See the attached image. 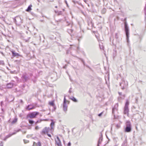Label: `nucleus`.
Wrapping results in <instances>:
<instances>
[{
	"label": "nucleus",
	"instance_id": "f257e3e1",
	"mask_svg": "<svg viewBox=\"0 0 146 146\" xmlns=\"http://www.w3.org/2000/svg\"><path fill=\"white\" fill-rule=\"evenodd\" d=\"M126 18L124 19L125 22H124V28L125 31V32L126 35V40L128 43L129 42V29L128 26V25L126 21Z\"/></svg>",
	"mask_w": 146,
	"mask_h": 146
},
{
	"label": "nucleus",
	"instance_id": "f03ea898",
	"mask_svg": "<svg viewBox=\"0 0 146 146\" xmlns=\"http://www.w3.org/2000/svg\"><path fill=\"white\" fill-rule=\"evenodd\" d=\"M14 22L17 25L19 26L22 23L23 20L19 16H17L14 19Z\"/></svg>",
	"mask_w": 146,
	"mask_h": 146
},
{
	"label": "nucleus",
	"instance_id": "7ed1b4c3",
	"mask_svg": "<svg viewBox=\"0 0 146 146\" xmlns=\"http://www.w3.org/2000/svg\"><path fill=\"white\" fill-rule=\"evenodd\" d=\"M129 104V102L128 101L126 102L124 108L123 112L124 114L127 115L128 116L129 115V109L128 106Z\"/></svg>",
	"mask_w": 146,
	"mask_h": 146
},
{
	"label": "nucleus",
	"instance_id": "20e7f679",
	"mask_svg": "<svg viewBox=\"0 0 146 146\" xmlns=\"http://www.w3.org/2000/svg\"><path fill=\"white\" fill-rule=\"evenodd\" d=\"M126 127L125 129V131L127 132H130L131 131V125L130 122L127 121L126 123Z\"/></svg>",
	"mask_w": 146,
	"mask_h": 146
},
{
	"label": "nucleus",
	"instance_id": "39448f33",
	"mask_svg": "<svg viewBox=\"0 0 146 146\" xmlns=\"http://www.w3.org/2000/svg\"><path fill=\"white\" fill-rule=\"evenodd\" d=\"M39 114L38 112H34L30 113L27 115V118H35L36 116Z\"/></svg>",
	"mask_w": 146,
	"mask_h": 146
},
{
	"label": "nucleus",
	"instance_id": "423d86ee",
	"mask_svg": "<svg viewBox=\"0 0 146 146\" xmlns=\"http://www.w3.org/2000/svg\"><path fill=\"white\" fill-rule=\"evenodd\" d=\"M128 85V83L127 81L125 82L124 80L122 79V82L120 84V86L121 87L122 89L125 88Z\"/></svg>",
	"mask_w": 146,
	"mask_h": 146
},
{
	"label": "nucleus",
	"instance_id": "0eeeda50",
	"mask_svg": "<svg viewBox=\"0 0 146 146\" xmlns=\"http://www.w3.org/2000/svg\"><path fill=\"white\" fill-rule=\"evenodd\" d=\"M69 103V101H64L63 108L64 111L66 113L67 110V104H68Z\"/></svg>",
	"mask_w": 146,
	"mask_h": 146
},
{
	"label": "nucleus",
	"instance_id": "6e6552de",
	"mask_svg": "<svg viewBox=\"0 0 146 146\" xmlns=\"http://www.w3.org/2000/svg\"><path fill=\"white\" fill-rule=\"evenodd\" d=\"M50 130L49 127H46L43 129L41 133L42 135H44L48 133Z\"/></svg>",
	"mask_w": 146,
	"mask_h": 146
},
{
	"label": "nucleus",
	"instance_id": "1a4fd4ad",
	"mask_svg": "<svg viewBox=\"0 0 146 146\" xmlns=\"http://www.w3.org/2000/svg\"><path fill=\"white\" fill-rule=\"evenodd\" d=\"M21 131V129H18V130H17L16 131V132H13V133H10L7 136H6L5 137H6V138L7 139L8 138H9V137H11L13 135H14V134H15L17 132H18L19 131Z\"/></svg>",
	"mask_w": 146,
	"mask_h": 146
},
{
	"label": "nucleus",
	"instance_id": "9d476101",
	"mask_svg": "<svg viewBox=\"0 0 146 146\" xmlns=\"http://www.w3.org/2000/svg\"><path fill=\"white\" fill-rule=\"evenodd\" d=\"M88 25L90 27H92L93 26V24L92 22V21L91 19H89L88 20Z\"/></svg>",
	"mask_w": 146,
	"mask_h": 146
},
{
	"label": "nucleus",
	"instance_id": "9b49d317",
	"mask_svg": "<svg viewBox=\"0 0 146 146\" xmlns=\"http://www.w3.org/2000/svg\"><path fill=\"white\" fill-rule=\"evenodd\" d=\"M35 108V106L33 104L28 105L27 107V109L29 110H32Z\"/></svg>",
	"mask_w": 146,
	"mask_h": 146
},
{
	"label": "nucleus",
	"instance_id": "f8f14e48",
	"mask_svg": "<svg viewBox=\"0 0 146 146\" xmlns=\"http://www.w3.org/2000/svg\"><path fill=\"white\" fill-rule=\"evenodd\" d=\"M56 143L58 146H61V143L59 138L58 136L57 137V140H56Z\"/></svg>",
	"mask_w": 146,
	"mask_h": 146
},
{
	"label": "nucleus",
	"instance_id": "ddd939ff",
	"mask_svg": "<svg viewBox=\"0 0 146 146\" xmlns=\"http://www.w3.org/2000/svg\"><path fill=\"white\" fill-rule=\"evenodd\" d=\"M118 107V104H116L114 106V107L112 108V113L114 114L115 111L117 110Z\"/></svg>",
	"mask_w": 146,
	"mask_h": 146
},
{
	"label": "nucleus",
	"instance_id": "4468645a",
	"mask_svg": "<svg viewBox=\"0 0 146 146\" xmlns=\"http://www.w3.org/2000/svg\"><path fill=\"white\" fill-rule=\"evenodd\" d=\"M102 134L101 133L98 142V143L97 145L98 146H99V145L101 144V142L102 141Z\"/></svg>",
	"mask_w": 146,
	"mask_h": 146
},
{
	"label": "nucleus",
	"instance_id": "2eb2a0df",
	"mask_svg": "<svg viewBox=\"0 0 146 146\" xmlns=\"http://www.w3.org/2000/svg\"><path fill=\"white\" fill-rule=\"evenodd\" d=\"M13 86V84L12 83H8L7 85L6 86L7 88H12Z\"/></svg>",
	"mask_w": 146,
	"mask_h": 146
},
{
	"label": "nucleus",
	"instance_id": "dca6fc26",
	"mask_svg": "<svg viewBox=\"0 0 146 146\" xmlns=\"http://www.w3.org/2000/svg\"><path fill=\"white\" fill-rule=\"evenodd\" d=\"M22 78L23 79H24L25 81L29 79V77L27 76L25 74H24L22 75Z\"/></svg>",
	"mask_w": 146,
	"mask_h": 146
},
{
	"label": "nucleus",
	"instance_id": "f3484780",
	"mask_svg": "<svg viewBox=\"0 0 146 146\" xmlns=\"http://www.w3.org/2000/svg\"><path fill=\"white\" fill-rule=\"evenodd\" d=\"M11 52L13 56H19L18 53H16L14 51H11Z\"/></svg>",
	"mask_w": 146,
	"mask_h": 146
},
{
	"label": "nucleus",
	"instance_id": "a211bd4d",
	"mask_svg": "<svg viewBox=\"0 0 146 146\" xmlns=\"http://www.w3.org/2000/svg\"><path fill=\"white\" fill-rule=\"evenodd\" d=\"M52 122L51 123L50 126L51 127L50 130L51 131L52 129H53V127H54V122L52 120H51Z\"/></svg>",
	"mask_w": 146,
	"mask_h": 146
},
{
	"label": "nucleus",
	"instance_id": "6ab92c4d",
	"mask_svg": "<svg viewBox=\"0 0 146 146\" xmlns=\"http://www.w3.org/2000/svg\"><path fill=\"white\" fill-rule=\"evenodd\" d=\"M48 104L50 105L53 107L54 109H55V107L54 106V101H52L51 102H49Z\"/></svg>",
	"mask_w": 146,
	"mask_h": 146
},
{
	"label": "nucleus",
	"instance_id": "aec40b11",
	"mask_svg": "<svg viewBox=\"0 0 146 146\" xmlns=\"http://www.w3.org/2000/svg\"><path fill=\"white\" fill-rule=\"evenodd\" d=\"M32 7V5H30L29 6L27 9L26 10V11L27 12H29L32 9L31 8Z\"/></svg>",
	"mask_w": 146,
	"mask_h": 146
},
{
	"label": "nucleus",
	"instance_id": "412c9836",
	"mask_svg": "<svg viewBox=\"0 0 146 146\" xmlns=\"http://www.w3.org/2000/svg\"><path fill=\"white\" fill-rule=\"evenodd\" d=\"M68 33L71 36H72V32L73 30L71 29H68L67 30Z\"/></svg>",
	"mask_w": 146,
	"mask_h": 146
},
{
	"label": "nucleus",
	"instance_id": "4be33fe9",
	"mask_svg": "<svg viewBox=\"0 0 146 146\" xmlns=\"http://www.w3.org/2000/svg\"><path fill=\"white\" fill-rule=\"evenodd\" d=\"M18 96H20L23 94V92L21 91H17L16 92Z\"/></svg>",
	"mask_w": 146,
	"mask_h": 146
},
{
	"label": "nucleus",
	"instance_id": "5701e85b",
	"mask_svg": "<svg viewBox=\"0 0 146 146\" xmlns=\"http://www.w3.org/2000/svg\"><path fill=\"white\" fill-rule=\"evenodd\" d=\"M118 93H119V95L121 96L120 97L121 98V99H122V100L123 99V98L125 96L124 95H123V96L122 95L121 92H119Z\"/></svg>",
	"mask_w": 146,
	"mask_h": 146
},
{
	"label": "nucleus",
	"instance_id": "b1692460",
	"mask_svg": "<svg viewBox=\"0 0 146 146\" xmlns=\"http://www.w3.org/2000/svg\"><path fill=\"white\" fill-rule=\"evenodd\" d=\"M106 9L105 8H104L102 10L101 12L102 14H104L106 12Z\"/></svg>",
	"mask_w": 146,
	"mask_h": 146
},
{
	"label": "nucleus",
	"instance_id": "393cba45",
	"mask_svg": "<svg viewBox=\"0 0 146 146\" xmlns=\"http://www.w3.org/2000/svg\"><path fill=\"white\" fill-rule=\"evenodd\" d=\"M17 121V119L16 118H15L13 121L12 122V124L14 123H16Z\"/></svg>",
	"mask_w": 146,
	"mask_h": 146
},
{
	"label": "nucleus",
	"instance_id": "a878e982",
	"mask_svg": "<svg viewBox=\"0 0 146 146\" xmlns=\"http://www.w3.org/2000/svg\"><path fill=\"white\" fill-rule=\"evenodd\" d=\"M9 99L11 100H13L14 99V97H13V96L12 95L10 96L9 97Z\"/></svg>",
	"mask_w": 146,
	"mask_h": 146
},
{
	"label": "nucleus",
	"instance_id": "bb28decb",
	"mask_svg": "<svg viewBox=\"0 0 146 146\" xmlns=\"http://www.w3.org/2000/svg\"><path fill=\"white\" fill-rule=\"evenodd\" d=\"M70 100H73V101H74V100H76V98H74V97L73 96H72V97H71L70 98Z\"/></svg>",
	"mask_w": 146,
	"mask_h": 146
},
{
	"label": "nucleus",
	"instance_id": "cd10ccee",
	"mask_svg": "<svg viewBox=\"0 0 146 146\" xmlns=\"http://www.w3.org/2000/svg\"><path fill=\"white\" fill-rule=\"evenodd\" d=\"M29 122L30 124H32L34 123V121L33 120H29Z\"/></svg>",
	"mask_w": 146,
	"mask_h": 146
},
{
	"label": "nucleus",
	"instance_id": "c85d7f7f",
	"mask_svg": "<svg viewBox=\"0 0 146 146\" xmlns=\"http://www.w3.org/2000/svg\"><path fill=\"white\" fill-rule=\"evenodd\" d=\"M103 113H104V111H102V112L101 113H100L98 115V116L99 117H100L102 115V114H103Z\"/></svg>",
	"mask_w": 146,
	"mask_h": 146
},
{
	"label": "nucleus",
	"instance_id": "c756f323",
	"mask_svg": "<svg viewBox=\"0 0 146 146\" xmlns=\"http://www.w3.org/2000/svg\"><path fill=\"white\" fill-rule=\"evenodd\" d=\"M79 59H80L81 61L83 62L84 65H85V62L82 59L80 58H78Z\"/></svg>",
	"mask_w": 146,
	"mask_h": 146
},
{
	"label": "nucleus",
	"instance_id": "7c9ffc66",
	"mask_svg": "<svg viewBox=\"0 0 146 146\" xmlns=\"http://www.w3.org/2000/svg\"><path fill=\"white\" fill-rule=\"evenodd\" d=\"M99 46L100 48L101 49H103L104 47L103 45H101L100 44H99Z\"/></svg>",
	"mask_w": 146,
	"mask_h": 146
},
{
	"label": "nucleus",
	"instance_id": "2f4dec72",
	"mask_svg": "<svg viewBox=\"0 0 146 146\" xmlns=\"http://www.w3.org/2000/svg\"><path fill=\"white\" fill-rule=\"evenodd\" d=\"M72 47H70V48H72L74 49H76V47L75 45H73Z\"/></svg>",
	"mask_w": 146,
	"mask_h": 146
},
{
	"label": "nucleus",
	"instance_id": "473e14b6",
	"mask_svg": "<svg viewBox=\"0 0 146 146\" xmlns=\"http://www.w3.org/2000/svg\"><path fill=\"white\" fill-rule=\"evenodd\" d=\"M23 141L25 143H27L29 142V141L28 140L25 139H24Z\"/></svg>",
	"mask_w": 146,
	"mask_h": 146
},
{
	"label": "nucleus",
	"instance_id": "72a5a7b5",
	"mask_svg": "<svg viewBox=\"0 0 146 146\" xmlns=\"http://www.w3.org/2000/svg\"><path fill=\"white\" fill-rule=\"evenodd\" d=\"M116 127H117V128L118 129L120 127V125H119V124H117L116 125Z\"/></svg>",
	"mask_w": 146,
	"mask_h": 146
},
{
	"label": "nucleus",
	"instance_id": "f704fd0d",
	"mask_svg": "<svg viewBox=\"0 0 146 146\" xmlns=\"http://www.w3.org/2000/svg\"><path fill=\"white\" fill-rule=\"evenodd\" d=\"M38 146H41V144L40 143V142H38Z\"/></svg>",
	"mask_w": 146,
	"mask_h": 146
},
{
	"label": "nucleus",
	"instance_id": "c9c22d12",
	"mask_svg": "<svg viewBox=\"0 0 146 146\" xmlns=\"http://www.w3.org/2000/svg\"><path fill=\"white\" fill-rule=\"evenodd\" d=\"M114 52H115V53H113V56L114 57L116 55V51H114Z\"/></svg>",
	"mask_w": 146,
	"mask_h": 146
},
{
	"label": "nucleus",
	"instance_id": "e433bc0d",
	"mask_svg": "<svg viewBox=\"0 0 146 146\" xmlns=\"http://www.w3.org/2000/svg\"><path fill=\"white\" fill-rule=\"evenodd\" d=\"M115 37L116 38H118V34L117 33L115 34Z\"/></svg>",
	"mask_w": 146,
	"mask_h": 146
},
{
	"label": "nucleus",
	"instance_id": "4c0bfd02",
	"mask_svg": "<svg viewBox=\"0 0 146 146\" xmlns=\"http://www.w3.org/2000/svg\"><path fill=\"white\" fill-rule=\"evenodd\" d=\"M39 129V128L38 127V126H36L35 127V129L36 130H37L38 129Z\"/></svg>",
	"mask_w": 146,
	"mask_h": 146
},
{
	"label": "nucleus",
	"instance_id": "58836bf2",
	"mask_svg": "<svg viewBox=\"0 0 146 146\" xmlns=\"http://www.w3.org/2000/svg\"><path fill=\"white\" fill-rule=\"evenodd\" d=\"M68 146H71V143L70 142H69L68 144Z\"/></svg>",
	"mask_w": 146,
	"mask_h": 146
},
{
	"label": "nucleus",
	"instance_id": "ea45409f",
	"mask_svg": "<svg viewBox=\"0 0 146 146\" xmlns=\"http://www.w3.org/2000/svg\"><path fill=\"white\" fill-rule=\"evenodd\" d=\"M47 135H48L49 137H51V135H50V134H48V133H47Z\"/></svg>",
	"mask_w": 146,
	"mask_h": 146
},
{
	"label": "nucleus",
	"instance_id": "a19ab883",
	"mask_svg": "<svg viewBox=\"0 0 146 146\" xmlns=\"http://www.w3.org/2000/svg\"><path fill=\"white\" fill-rule=\"evenodd\" d=\"M62 11H60V12H59V13H58V15H60V14H62Z\"/></svg>",
	"mask_w": 146,
	"mask_h": 146
},
{
	"label": "nucleus",
	"instance_id": "79ce46f5",
	"mask_svg": "<svg viewBox=\"0 0 146 146\" xmlns=\"http://www.w3.org/2000/svg\"><path fill=\"white\" fill-rule=\"evenodd\" d=\"M30 38V37H29V38H28V40H26V42H28L29 41V39Z\"/></svg>",
	"mask_w": 146,
	"mask_h": 146
},
{
	"label": "nucleus",
	"instance_id": "37998d69",
	"mask_svg": "<svg viewBox=\"0 0 146 146\" xmlns=\"http://www.w3.org/2000/svg\"><path fill=\"white\" fill-rule=\"evenodd\" d=\"M71 88H70V90H69V92L70 93H71Z\"/></svg>",
	"mask_w": 146,
	"mask_h": 146
},
{
	"label": "nucleus",
	"instance_id": "c03bdc74",
	"mask_svg": "<svg viewBox=\"0 0 146 146\" xmlns=\"http://www.w3.org/2000/svg\"><path fill=\"white\" fill-rule=\"evenodd\" d=\"M3 103V102H2H2H1V106H2V105Z\"/></svg>",
	"mask_w": 146,
	"mask_h": 146
},
{
	"label": "nucleus",
	"instance_id": "a18cd8bd",
	"mask_svg": "<svg viewBox=\"0 0 146 146\" xmlns=\"http://www.w3.org/2000/svg\"><path fill=\"white\" fill-rule=\"evenodd\" d=\"M39 122L38 121H37L36 123V124L37 123Z\"/></svg>",
	"mask_w": 146,
	"mask_h": 146
},
{
	"label": "nucleus",
	"instance_id": "49530a36",
	"mask_svg": "<svg viewBox=\"0 0 146 146\" xmlns=\"http://www.w3.org/2000/svg\"><path fill=\"white\" fill-rule=\"evenodd\" d=\"M69 53V51H68V50H67V52H66V53H67V54H68Z\"/></svg>",
	"mask_w": 146,
	"mask_h": 146
},
{
	"label": "nucleus",
	"instance_id": "de8ad7c7",
	"mask_svg": "<svg viewBox=\"0 0 146 146\" xmlns=\"http://www.w3.org/2000/svg\"><path fill=\"white\" fill-rule=\"evenodd\" d=\"M7 139V138H6V137H5V138H4V140H5V141Z\"/></svg>",
	"mask_w": 146,
	"mask_h": 146
},
{
	"label": "nucleus",
	"instance_id": "09e8293b",
	"mask_svg": "<svg viewBox=\"0 0 146 146\" xmlns=\"http://www.w3.org/2000/svg\"><path fill=\"white\" fill-rule=\"evenodd\" d=\"M35 142H34L33 144V146H35Z\"/></svg>",
	"mask_w": 146,
	"mask_h": 146
},
{
	"label": "nucleus",
	"instance_id": "8fccbe9b",
	"mask_svg": "<svg viewBox=\"0 0 146 146\" xmlns=\"http://www.w3.org/2000/svg\"><path fill=\"white\" fill-rule=\"evenodd\" d=\"M76 48H77V49L78 50H79V47H76Z\"/></svg>",
	"mask_w": 146,
	"mask_h": 146
},
{
	"label": "nucleus",
	"instance_id": "3c124183",
	"mask_svg": "<svg viewBox=\"0 0 146 146\" xmlns=\"http://www.w3.org/2000/svg\"><path fill=\"white\" fill-rule=\"evenodd\" d=\"M64 101L66 100V98H65V97H64Z\"/></svg>",
	"mask_w": 146,
	"mask_h": 146
},
{
	"label": "nucleus",
	"instance_id": "603ef678",
	"mask_svg": "<svg viewBox=\"0 0 146 146\" xmlns=\"http://www.w3.org/2000/svg\"><path fill=\"white\" fill-rule=\"evenodd\" d=\"M26 132L25 131H24V132H23V134H24V133H25Z\"/></svg>",
	"mask_w": 146,
	"mask_h": 146
},
{
	"label": "nucleus",
	"instance_id": "864d4df0",
	"mask_svg": "<svg viewBox=\"0 0 146 146\" xmlns=\"http://www.w3.org/2000/svg\"><path fill=\"white\" fill-rule=\"evenodd\" d=\"M63 68H64L65 69V68H66V66H63Z\"/></svg>",
	"mask_w": 146,
	"mask_h": 146
},
{
	"label": "nucleus",
	"instance_id": "5fc2aeb1",
	"mask_svg": "<svg viewBox=\"0 0 146 146\" xmlns=\"http://www.w3.org/2000/svg\"><path fill=\"white\" fill-rule=\"evenodd\" d=\"M55 13H57V12H57L56 11H55Z\"/></svg>",
	"mask_w": 146,
	"mask_h": 146
},
{
	"label": "nucleus",
	"instance_id": "6e6d98bb",
	"mask_svg": "<svg viewBox=\"0 0 146 146\" xmlns=\"http://www.w3.org/2000/svg\"><path fill=\"white\" fill-rule=\"evenodd\" d=\"M78 41H79H79H80V39H78Z\"/></svg>",
	"mask_w": 146,
	"mask_h": 146
},
{
	"label": "nucleus",
	"instance_id": "4d7b16f0",
	"mask_svg": "<svg viewBox=\"0 0 146 146\" xmlns=\"http://www.w3.org/2000/svg\"><path fill=\"white\" fill-rule=\"evenodd\" d=\"M55 7L56 8H57V6H56Z\"/></svg>",
	"mask_w": 146,
	"mask_h": 146
},
{
	"label": "nucleus",
	"instance_id": "13d9d810",
	"mask_svg": "<svg viewBox=\"0 0 146 146\" xmlns=\"http://www.w3.org/2000/svg\"><path fill=\"white\" fill-rule=\"evenodd\" d=\"M65 2H66V3H67V2H66V0H65Z\"/></svg>",
	"mask_w": 146,
	"mask_h": 146
},
{
	"label": "nucleus",
	"instance_id": "bf43d9fd",
	"mask_svg": "<svg viewBox=\"0 0 146 146\" xmlns=\"http://www.w3.org/2000/svg\"><path fill=\"white\" fill-rule=\"evenodd\" d=\"M70 23L69 24H68V25H70Z\"/></svg>",
	"mask_w": 146,
	"mask_h": 146
},
{
	"label": "nucleus",
	"instance_id": "052dcab7",
	"mask_svg": "<svg viewBox=\"0 0 146 146\" xmlns=\"http://www.w3.org/2000/svg\"><path fill=\"white\" fill-rule=\"evenodd\" d=\"M33 57H34V55H33Z\"/></svg>",
	"mask_w": 146,
	"mask_h": 146
},
{
	"label": "nucleus",
	"instance_id": "680f3d73",
	"mask_svg": "<svg viewBox=\"0 0 146 146\" xmlns=\"http://www.w3.org/2000/svg\"><path fill=\"white\" fill-rule=\"evenodd\" d=\"M74 102H77V101H74Z\"/></svg>",
	"mask_w": 146,
	"mask_h": 146
}]
</instances>
